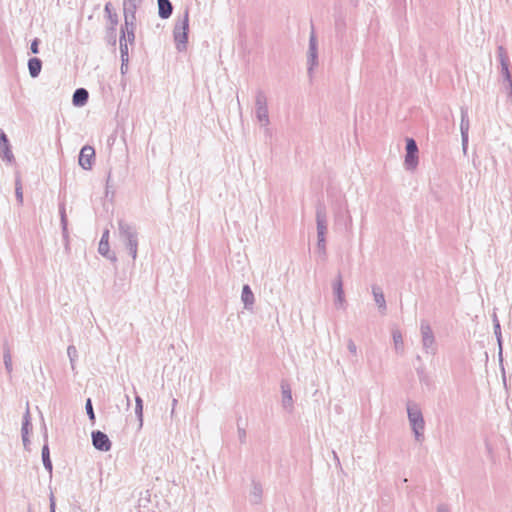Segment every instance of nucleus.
<instances>
[{
    "instance_id": "obj_1",
    "label": "nucleus",
    "mask_w": 512,
    "mask_h": 512,
    "mask_svg": "<svg viewBox=\"0 0 512 512\" xmlns=\"http://www.w3.org/2000/svg\"><path fill=\"white\" fill-rule=\"evenodd\" d=\"M189 31V19L187 12L179 24L176 25L174 30V40L176 47L179 51H183L187 47Z\"/></svg>"
},
{
    "instance_id": "obj_2",
    "label": "nucleus",
    "mask_w": 512,
    "mask_h": 512,
    "mask_svg": "<svg viewBox=\"0 0 512 512\" xmlns=\"http://www.w3.org/2000/svg\"><path fill=\"white\" fill-rule=\"evenodd\" d=\"M408 415L416 436L419 438L424 429V421L421 411L416 407L408 408Z\"/></svg>"
},
{
    "instance_id": "obj_3",
    "label": "nucleus",
    "mask_w": 512,
    "mask_h": 512,
    "mask_svg": "<svg viewBox=\"0 0 512 512\" xmlns=\"http://www.w3.org/2000/svg\"><path fill=\"white\" fill-rule=\"evenodd\" d=\"M407 154L405 157V165L409 169H414L418 164V156H417V145L413 139L407 140L406 146Z\"/></svg>"
},
{
    "instance_id": "obj_4",
    "label": "nucleus",
    "mask_w": 512,
    "mask_h": 512,
    "mask_svg": "<svg viewBox=\"0 0 512 512\" xmlns=\"http://www.w3.org/2000/svg\"><path fill=\"white\" fill-rule=\"evenodd\" d=\"M95 157V150L91 146H84L79 155V165L88 170L92 167L93 160Z\"/></svg>"
},
{
    "instance_id": "obj_5",
    "label": "nucleus",
    "mask_w": 512,
    "mask_h": 512,
    "mask_svg": "<svg viewBox=\"0 0 512 512\" xmlns=\"http://www.w3.org/2000/svg\"><path fill=\"white\" fill-rule=\"evenodd\" d=\"M92 442L93 446L101 451H109L111 448V441L108 436L101 431H95L92 433Z\"/></svg>"
},
{
    "instance_id": "obj_6",
    "label": "nucleus",
    "mask_w": 512,
    "mask_h": 512,
    "mask_svg": "<svg viewBox=\"0 0 512 512\" xmlns=\"http://www.w3.org/2000/svg\"><path fill=\"white\" fill-rule=\"evenodd\" d=\"M88 100V92L83 89H77L73 95V104L75 106H83Z\"/></svg>"
},
{
    "instance_id": "obj_7",
    "label": "nucleus",
    "mask_w": 512,
    "mask_h": 512,
    "mask_svg": "<svg viewBox=\"0 0 512 512\" xmlns=\"http://www.w3.org/2000/svg\"><path fill=\"white\" fill-rule=\"evenodd\" d=\"M29 73L32 77H37L41 71L42 63L38 58H31L28 62Z\"/></svg>"
},
{
    "instance_id": "obj_8",
    "label": "nucleus",
    "mask_w": 512,
    "mask_h": 512,
    "mask_svg": "<svg viewBox=\"0 0 512 512\" xmlns=\"http://www.w3.org/2000/svg\"><path fill=\"white\" fill-rule=\"evenodd\" d=\"M0 154L3 155V157L7 158L8 160L11 159L12 154L9 149L8 139L4 133L0 135Z\"/></svg>"
},
{
    "instance_id": "obj_9",
    "label": "nucleus",
    "mask_w": 512,
    "mask_h": 512,
    "mask_svg": "<svg viewBox=\"0 0 512 512\" xmlns=\"http://www.w3.org/2000/svg\"><path fill=\"white\" fill-rule=\"evenodd\" d=\"M159 14L163 18H168L172 13L171 2H158Z\"/></svg>"
},
{
    "instance_id": "obj_10",
    "label": "nucleus",
    "mask_w": 512,
    "mask_h": 512,
    "mask_svg": "<svg viewBox=\"0 0 512 512\" xmlns=\"http://www.w3.org/2000/svg\"><path fill=\"white\" fill-rule=\"evenodd\" d=\"M242 299L245 302V304H252L253 303V293L251 292L249 286L245 285L243 287L242 291Z\"/></svg>"
},
{
    "instance_id": "obj_11",
    "label": "nucleus",
    "mask_w": 512,
    "mask_h": 512,
    "mask_svg": "<svg viewBox=\"0 0 512 512\" xmlns=\"http://www.w3.org/2000/svg\"><path fill=\"white\" fill-rule=\"evenodd\" d=\"M108 251V232H106L100 243H99V252L102 253L103 255H105Z\"/></svg>"
},
{
    "instance_id": "obj_12",
    "label": "nucleus",
    "mask_w": 512,
    "mask_h": 512,
    "mask_svg": "<svg viewBox=\"0 0 512 512\" xmlns=\"http://www.w3.org/2000/svg\"><path fill=\"white\" fill-rule=\"evenodd\" d=\"M373 293H374L375 301L378 304V306L384 307L385 299H384L383 293L379 289H374Z\"/></svg>"
},
{
    "instance_id": "obj_13",
    "label": "nucleus",
    "mask_w": 512,
    "mask_h": 512,
    "mask_svg": "<svg viewBox=\"0 0 512 512\" xmlns=\"http://www.w3.org/2000/svg\"><path fill=\"white\" fill-rule=\"evenodd\" d=\"M16 198L20 204L23 203V188L22 183L20 180L16 181V188H15Z\"/></svg>"
},
{
    "instance_id": "obj_14",
    "label": "nucleus",
    "mask_w": 512,
    "mask_h": 512,
    "mask_svg": "<svg viewBox=\"0 0 512 512\" xmlns=\"http://www.w3.org/2000/svg\"><path fill=\"white\" fill-rule=\"evenodd\" d=\"M310 51H311V56L314 59L316 57V38H315L314 33H312L311 37H310Z\"/></svg>"
},
{
    "instance_id": "obj_15",
    "label": "nucleus",
    "mask_w": 512,
    "mask_h": 512,
    "mask_svg": "<svg viewBox=\"0 0 512 512\" xmlns=\"http://www.w3.org/2000/svg\"><path fill=\"white\" fill-rule=\"evenodd\" d=\"M86 410H87V413L89 415V418L91 420H94L95 419V415H94L91 399H87V401H86Z\"/></svg>"
},
{
    "instance_id": "obj_16",
    "label": "nucleus",
    "mask_w": 512,
    "mask_h": 512,
    "mask_svg": "<svg viewBox=\"0 0 512 512\" xmlns=\"http://www.w3.org/2000/svg\"><path fill=\"white\" fill-rule=\"evenodd\" d=\"M258 118L263 123L267 122V111H266L265 108H259V110H258Z\"/></svg>"
},
{
    "instance_id": "obj_17",
    "label": "nucleus",
    "mask_w": 512,
    "mask_h": 512,
    "mask_svg": "<svg viewBox=\"0 0 512 512\" xmlns=\"http://www.w3.org/2000/svg\"><path fill=\"white\" fill-rule=\"evenodd\" d=\"M42 455H43V461H44L45 465L49 466V468H51V463L49 461V451H48L47 447L43 448Z\"/></svg>"
},
{
    "instance_id": "obj_18",
    "label": "nucleus",
    "mask_w": 512,
    "mask_h": 512,
    "mask_svg": "<svg viewBox=\"0 0 512 512\" xmlns=\"http://www.w3.org/2000/svg\"><path fill=\"white\" fill-rule=\"evenodd\" d=\"M136 410L139 415H142L143 405L140 397H136Z\"/></svg>"
},
{
    "instance_id": "obj_19",
    "label": "nucleus",
    "mask_w": 512,
    "mask_h": 512,
    "mask_svg": "<svg viewBox=\"0 0 512 512\" xmlns=\"http://www.w3.org/2000/svg\"><path fill=\"white\" fill-rule=\"evenodd\" d=\"M337 296L340 302L343 301V291H342V284L341 282L338 283L336 288Z\"/></svg>"
},
{
    "instance_id": "obj_20",
    "label": "nucleus",
    "mask_w": 512,
    "mask_h": 512,
    "mask_svg": "<svg viewBox=\"0 0 512 512\" xmlns=\"http://www.w3.org/2000/svg\"><path fill=\"white\" fill-rule=\"evenodd\" d=\"M321 230L325 233L326 225H325L324 220H322V219H320V217H318V231H321Z\"/></svg>"
},
{
    "instance_id": "obj_21",
    "label": "nucleus",
    "mask_w": 512,
    "mask_h": 512,
    "mask_svg": "<svg viewBox=\"0 0 512 512\" xmlns=\"http://www.w3.org/2000/svg\"><path fill=\"white\" fill-rule=\"evenodd\" d=\"M38 44H39V43H38V40H37V39H35V40L32 42V44H31V51H32V53L36 54V53H38V52H39V50H38Z\"/></svg>"
},
{
    "instance_id": "obj_22",
    "label": "nucleus",
    "mask_w": 512,
    "mask_h": 512,
    "mask_svg": "<svg viewBox=\"0 0 512 512\" xmlns=\"http://www.w3.org/2000/svg\"><path fill=\"white\" fill-rule=\"evenodd\" d=\"M120 47H121V54H122V57L127 56V54H128V48H127V45H126V44H122V42H121V43H120Z\"/></svg>"
},
{
    "instance_id": "obj_23",
    "label": "nucleus",
    "mask_w": 512,
    "mask_h": 512,
    "mask_svg": "<svg viewBox=\"0 0 512 512\" xmlns=\"http://www.w3.org/2000/svg\"><path fill=\"white\" fill-rule=\"evenodd\" d=\"M393 337H394V341H395V343H396V344H398V343H401V342H402L401 334H399V333H394Z\"/></svg>"
},
{
    "instance_id": "obj_24",
    "label": "nucleus",
    "mask_w": 512,
    "mask_h": 512,
    "mask_svg": "<svg viewBox=\"0 0 512 512\" xmlns=\"http://www.w3.org/2000/svg\"><path fill=\"white\" fill-rule=\"evenodd\" d=\"M324 235H325V233L322 230L318 231L319 244L324 242Z\"/></svg>"
},
{
    "instance_id": "obj_25",
    "label": "nucleus",
    "mask_w": 512,
    "mask_h": 512,
    "mask_svg": "<svg viewBox=\"0 0 512 512\" xmlns=\"http://www.w3.org/2000/svg\"><path fill=\"white\" fill-rule=\"evenodd\" d=\"M283 394H284L285 399H287L288 401H291L292 397H291L290 391L283 390Z\"/></svg>"
},
{
    "instance_id": "obj_26",
    "label": "nucleus",
    "mask_w": 512,
    "mask_h": 512,
    "mask_svg": "<svg viewBox=\"0 0 512 512\" xmlns=\"http://www.w3.org/2000/svg\"><path fill=\"white\" fill-rule=\"evenodd\" d=\"M350 349H351L353 352H355V346H354L353 344H352V345H350Z\"/></svg>"
},
{
    "instance_id": "obj_27",
    "label": "nucleus",
    "mask_w": 512,
    "mask_h": 512,
    "mask_svg": "<svg viewBox=\"0 0 512 512\" xmlns=\"http://www.w3.org/2000/svg\"><path fill=\"white\" fill-rule=\"evenodd\" d=\"M439 512H447L446 510L440 509Z\"/></svg>"
}]
</instances>
